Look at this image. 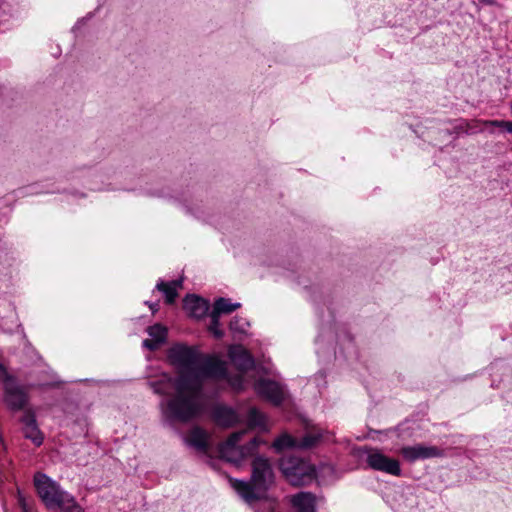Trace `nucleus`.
<instances>
[{"label": "nucleus", "instance_id": "24", "mask_svg": "<svg viewBox=\"0 0 512 512\" xmlns=\"http://www.w3.org/2000/svg\"><path fill=\"white\" fill-rule=\"evenodd\" d=\"M218 379H226L229 385L235 390L240 391L243 388V377L242 375H229L226 370L225 377H219Z\"/></svg>", "mask_w": 512, "mask_h": 512}, {"label": "nucleus", "instance_id": "16", "mask_svg": "<svg viewBox=\"0 0 512 512\" xmlns=\"http://www.w3.org/2000/svg\"><path fill=\"white\" fill-rule=\"evenodd\" d=\"M213 418L223 427H231L238 421L236 412L227 406L219 405L213 409Z\"/></svg>", "mask_w": 512, "mask_h": 512}, {"label": "nucleus", "instance_id": "13", "mask_svg": "<svg viewBox=\"0 0 512 512\" xmlns=\"http://www.w3.org/2000/svg\"><path fill=\"white\" fill-rule=\"evenodd\" d=\"M296 512H316V497L310 492H300L291 497Z\"/></svg>", "mask_w": 512, "mask_h": 512}, {"label": "nucleus", "instance_id": "3", "mask_svg": "<svg viewBox=\"0 0 512 512\" xmlns=\"http://www.w3.org/2000/svg\"><path fill=\"white\" fill-rule=\"evenodd\" d=\"M247 430H240L232 433L228 439L219 447V453L222 459L233 464L241 463L245 458L253 455L258 446L263 443L258 437H254L245 445H239V442L246 434Z\"/></svg>", "mask_w": 512, "mask_h": 512}, {"label": "nucleus", "instance_id": "14", "mask_svg": "<svg viewBox=\"0 0 512 512\" xmlns=\"http://www.w3.org/2000/svg\"><path fill=\"white\" fill-rule=\"evenodd\" d=\"M147 333L149 334L151 339H145L143 341V347L151 351L156 350L161 344H163L166 341L167 329L160 324L149 326L147 329Z\"/></svg>", "mask_w": 512, "mask_h": 512}, {"label": "nucleus", "instance_id": "23", "mask_svg": "<svg viewBox=\"0 0 512 512\" xmlns=\"http://www.w3.org/2000/svg\"><path fill=\"white\" fill-rule=\"evenodd\" d=\"M248 418L250 426L264 425V415L255 407L249 409Z\"/></svg>", "mask_w": 512, "mask_h": 512}, {"label": "nucleus", "instance_id": "25", "mask_svg": "<svg viewBox=\"0 0 512 512\" xmlns=\"http://www.w3.org/2000/svg\"><path fill=\"white\" fill-rule=\"evenodd\" d=\"M211 323L209 326V330L214 334L216 338H221L223 336V331L219 328L220 320L219 316L211 312L210 314Z\"/></svg>", "mask_w": 512, "mask_h": 512}, {"label": "nucleus", "instance_id": "26", "mask_svg": "<svg viewBox=\"0 0 512 512\" xmlns=\"http://www.w3.org/2000/svg\"><path fill=\"white\" fill-rule=\"evenodd\" d=\"M485 126H494L504 128L507 132L512 133V122L503 120H488L484 122Z\"/></svg>", "mask_w": 512, "mask_h": 512}, {"label": "nucleus", "instance_id": "21", "mask_svg": "<svg viewBox=\"0 0 512 512\" xmlns=\"http://www.w3.org/2000/svg\"><path fill=\"white\" fill-rule=\"evenodd\" d=\"M157 290L163 292L165 294L166 302L168 304L174 303L176 297L178 296L177 289L170 283H165L160 281L156 285Z\"/></svg>", "mask_w": 512, "mask_h": 512}, {"label": "nucleus", "instance_id": "5", "mask_svg": "<svg viewBox=\"0 0 512 512\" xmlns=\"http://www.w3.org/2000/svg\"><path fill=\"white\" fill-rule=\"evenodd\" d=\"M251 480L262 491L268 490L274 484L275 474L268 458L258 455L253 459Z\"/></svg>", "mask_w": 512, "mask_h": 512}, {"label": "nucleus", "instance_id": "4", "mask_svg": "<svg viewBox=\"0 0 512 512\" xmlns=\"http://www.w3.org/2000/svg\"><path fill=\"white\" fill-rule=\"evenodd\" d=\"M279 469L293 486L305 485L316 477L315 467L308 461L296 456L282 458L279 462Z\"/></svg>", "mask_w": 512, "mask_h": 512}, {"label": "nucleus", "instance_id": "7", "mask_svg": "<svg viewBox=\"0 0 512 512\" xmlns=\"http://www.w3.org/2000/svg\"><path fill=\"white\" fill-rule=\"evenodd\" d=\"M368 465L377 471H382L394 476L401 474L399 461L385 456L379 451H372L367 456Z\"/></svg>", "mask_w": 512, "mask_h": 512}, {"label": "nucleus", "instance_id": "1", "mask_svg": "<svg viewBox=\"0 0 512 512\" xmlns=\"http://www.w3.org/2000/svg\"><path fill=\"white\" fill-rule=\"evenodd\" d=\"M170 362L179 369L177 378H165L152 382L151 387L159 395H169L171 385L175 395L162 401L163 413L172 420L189 422L204 410V381L226 376V363L214 356L204 355L195 346L175 344L168 350Z\"/></svg>", "mask_w": 512, "mask_h": 512}, {"label": "nucleus", "instance_id": "6", "mask_svg": "<svg viewBox=\"0 0 512 512\" xmlns=\"http://www.w3.org/2000/svg\"><path fill=\"white\" fill-rule=\"evenodd\" d=\"M4 401L13 411L25 409L28 403V395L23 387L19 386L14 379L4 384Z\"/></svg>", "mask_w": 512, "mask_h": 512}, {"label": "nucleus", "instance_id": "30", "mask_svg": "<svg viewBox=\"0 0 512 512\" xmlns=\"http://www.w3.org/2000/svg\"><path fill=\"white\" fill-rule=\"evenodd\" d=\"M481 2L488 4V5H494L497 0H480Z\"/></svg>", "mask_w": 512, "mask_h": 512}, {"label": "nucleus", "instance_id": "22", "mask_svg": "<svg viewBox=\"0 0 512 512\" xmlns=\"http://www.w3.org/2000/svg\"><path fill=\"white\" fill-rule=\"evenodd\" d=\"M248 326V321L238 316L234 317L229 324L230 330L238 333H245Z\"/></svg>", "mask_w": 512, "mask_h": 512}, {"label": "nucleus", "instance_id": "29", "mask_svg": "<svg viewBox=\"0 0 512 512\" xmlns=\"http://www.w3.org/2000/svg\"><path fill=\"white\" fill-rule=\"evenodd\" d=\"M147 304L149 305L150 309L153 311V312H156L158 310V304L157 303H148Z\"/></svg>", "mask_w": 512, "mask_h": 512}, {"label": "nucleus", "instance_id": "9", "mask_svg": "<svg viewBox=\"0 0 512 512\" xmlns=\"http://www.w3.org/2000/svg\"><path fill=\"white\" fill-rule=\"evenodd\" d=\"M20 421L23 424L24 437L31 440L36 446L43 443V435L38 428L36 417L31 409H25Z\"/></svg>", "mask_w": 512, "mask_h": 512}, {"label": "nucleus", "instance_id": "8", "mask_svg": "<svg viewBox=\"0 0 512 512\" xmlns=\"http://www.w3.org/2000/svg\"><path fill=\"white\" fill-rule=\"evenodd\" d=\"M255 390L261 397L274 405H280L285 398L284 388L273 380L260 379L255 384Z\"/></svg>", "mask_w": 512, "mask_h": 512}, {"label": "nucleus", "instance_id": "2", "mask_svg": "<svg viewBox=\"0 0 512 512\" xmlns=\"http://www.w3.org/2000/svg\"><path fill=\"white\" fill-rule=\"evenodd\" d=\"M34 484L39 497L48 509L59 508L62 512H80L75 498L61 489L60 485L43 473L34 475Z\"/></svg>", "mask_w": 512, "mask_h": 512}, {"label": "nucleus", "instance_id": "31", "mask_svg": "<svg viewBox=\"0 0 512 512\" xmlns=\"http://www.w3.org/2000/svg\"><path fill=\"white\" fill-rule=\"evenodd\" d=\"M19 502L22 505V507L25 509V502H24V499L21 496L19 497Z\"/></svg>", "mask_w": 512, "mask_h": 512}, {"label": "nucleus", "instance_id": "27", "mask_svg": "<svg viewBox=\"0 0 512 512\" xmlns=\"http://www.w3.org/2000/svg\"><path fill=\"white\" fill-rule=\"evenodd\" d=\"M0 378L3 380L4 383L6 381L13 379V377L8 374L6 368L1 363H0Z\"/></svg>", "mask_w": 512, "mask_h": 512}, {"label": "nucleus", "instance_id": "12", "mask_svg": "<svg viewBox=\"0 0 512 512\" xmlns=\"http://www.w3.org/2000/svg\"><path fill=\"white\" fill-rule=\"evenodd\" d=\"M401 453L409 462H414L418 459L433 458L440 455L438 448L421 444L403 447Z\"/></svg>", "mask_w": 512, "mask_h": 512}, {"label": "nucleus", "instance_id": "10", "mask_svg": "<svg viewBox=\"0 0 512 512\" xmlns=\"http://www.w3.org/2000/svg\"><path fill=\"white\" fill-rule=\"evenodd\" d=\"M183 307L191 317L200 319L207 314L210 304L202 297L188 294L183 299Z\"/></svg>", "mask_w": 512, "mask_h": 512}, {"label": "nucleus", "instance_id": "17", "mask_svg": "<svg viewBox=\"0 0 512 512\" xmlns=\"http://www.w3.org/2000/svg\"><path fill=\"white\" fill-rule=\"evenodd\" d=\"M189 444L200 451H206L208 447L206 432L199 427H194L190 432Z\"/></svg>", "mask_w": 512, "mask_h": 512}, {"label": "nucleus", "instance_id": "11", "mask_svg": "<svg viewBox=\"0 0 512 512\" xmlns=\"http://www.w3.org/2000/svg\"><path fill=\"white\" fill-rule=\"evenodd\" d=\"M234 366L241 372H247L254 368L255 362L251 354L242 346H233L228 352Z\"/></svg>", "mask_w": 512, "mask_h": 512}, {"label": "nucleus", "instance_id": "18", "mask_svg": "<svg viewBox=\"0 0 512 512\" xmlns=\"http://www.w3.org/2000/svg\"><path fill=\"white\" fill-rule=\"evenodd\" d=\"M323 437V433L320 430L315 432H309L302 438H298V449L307 450L318 445Z\"/></svg>", "mask_w": 512, "mask_h": 512}, {"label": "nucleus", "instance_id": "28", "mask_svg": "<svg viewBox=\"0 0 512 512\" xmlns=\"http://www.w3.org/2000/svg\"><path fill=\"white\" fill-rule=\"evenodd\" d=\"M170 284H172L173 286H175V288L177 289V287H181V286H182V279L172 281V282H170Z\"/></svg>", "mask_w": 512, "mask_h": 512}, {"label": "nucleus", "instance_id": "19", "mask_svg": "<svg viewBox=\"0 0 512 512\" xmlns=\"http://www.w3.org/2000/svg\"><path fill=\"white\" fill-rule=\"evenodd\" d=\"M240 307V303H231L229 299L220 297L215 301L212 312L220 317L221 314H229Z\"/></svg>", "mask_w": 512, "mask_h": 512}, {"label": "nucleus", "instance_id": "15", "mask_svg": "<svg viewBox=\"0 0 512 512\" xmlns=\"http://www.w3.org/2000/svg\"><path fill=\"white\" fill-rule=\"evenodd\" d=\"M232 487L236 492L243 498L247 503L251 504L260 499V496L256 493L257 487L254 484H250L246 481L230 479Z\"/></svg>", "mask_w": 512, "mask_h": 512}, {"label": "nucleus", "instance_id": "20", "mask_svg": "<svg viewBox=\"0 0 512 512\" xmlns=\"http://www.w3.org/2000/svg\"><path fill=\"white\" fill-rule=\"evenodd\" d=\"M298 438L292 437L289 434H283L278 437L272 444V447L276 451H282L286 448H296L298 449Z\"/></svg>", "mask_w": 512, "mask_h": 512}]
</instances>
